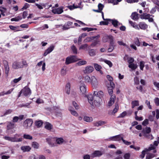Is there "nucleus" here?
Instances as JSON below:
<instances>
[{"mask_svg":"<svg viewBox=\"0 0 159 159\" xmlns=\"http://www.w3.org/2000/svg\"><path fill=\"white\" fill-rule=\"evenodd\" d=\"M87 97L88 102L92 107H99L102 103V99L93 97L91 94H88Z\"/></svg>","mask_w":159,"mask_h":159,"instance_id":"nucleus-1","label":"nucleus"},{"mask_svg":"<svg viewBox=\"0 0 159 159\" xmlns=\"http://www.w3.org/2000/svg\"><path fill=\"white\" fill-rule=\"evenodd\" d=\"M27 64L26 61L25 60H23L21 61H15L12 63V67L14 69H18L20 68H22L24 66H27Z\"/></svg>","mask_w":159,"mask_h":159,"instance_id":"nucleus-2","label":"nucleus"},{"mask_svg":"<svg viewBox=\"0 0 159 159\" xmlns=\"http://www.w3.org/2000/svg\"><path fill=\"white\" fill-rule=\"evenodd\" d=\"M91 84L93 89L98 88L100 86V81L95 76H92Z\"/></svg>","mask_w":159,"mask_h":159,"instance_id":"nucleus-3","label":"nucleus"},{"mask_svg":"<svg viewBox=\"0 0 159 159\" xmlns=\"http://www.w3.org/2000/svg\"><path fill=\"white\" fill-rule=\"evenodd\" d=\"M79 59L74 56H71L67 57L65 63L68 65L71 63L77 61L79 60Z\"/></svg>","mask_w":159,"mask_h":159,"instance_id":"nucleus-4","label":"nucleus"},{"mask_svg":"<svg viewBox=\"0 0 159 159\" xmlns=\"http://www.w3.org/2000/svg\"><path fill=\"white\" fill-rule=\"evenodd\" d=\"M31 90L30 89L28 88L25 87L23 88L19 92L18 97H19L21 94L25 96H27L30 95L31 94Z\"/></svg>","mask_w":159,"mask_h":159,"instance_id":"nucleus-5","label":"nucleus"},{"mask_svg":"<svg viewBox=\"0 0 159 159\" xmlns=\"http://www.w3.org/2000/svg\"><path fill=\"white\" fill-rule=\"evenodd\" d=\"M33 123V121L31 119H27L24 121L23 126L25 129H28L32 126Z\"/></svg>","mask_w":159,"mask_h":159,"instance_id":"nucleus-6","label":"nucleus"},{"mask_svg":"<svg viewBox=\"0 0 159 159\" xmlns=\"http://www.w3.org/2000/svg\"><path fill=\"white\" fill-rule=\"evenodd\" d=\"M46 141L51 147H52L55 146L54 143L55 138L52 137H49L46 139Z\"/></svg>","mask_w":159,"mask_h":159,"instance_id":"nucleus-7","label":"nucleus"},{"mask_svg":"<svg viewBox=\"0 0 159 159\" xmlns=\"http://www.w3.org/2000/svg\"><path fill=\"white\" fill-rule=\"evenodd\" d=\"M93 96L96 98H100L102 99L104 96V92L102 90L93 91Z\"/></svg>","mask_w":159,"mask_h":159,"instance_id":"nucleus-8","label":"nucleus"},{"mask_svg":"<svg viewBox=\"0 0 159 159\" xmlns=\"http://www.w3.org/2000/svg\"><path fill=\"white\" fill-rule=\"evenodd\" d=\"M80 92L82 94H85L87 91V87L83 83H81L79 85Z\"/></svg>","mask_w":159,"mask_h":159,"instance_id":"nucleus-9","label":"nucleus"},{"mask_svg":"<svg viewBox=\"0 0 159 159\" xmlns=\"http://www.w3.org/2000/svg\"><path fill=\"white\" fill-rule=\"evenodd\" d=\"M63 7H60L57 8H53L52 11L54 14H60L63 12Z\"/></svg>","mask_w":159,"mask_h":159,"instance_id":"nucleus-10","label":"nucleus"},{"mask_svg":"<svg viewBox=\"0 0 159 159\" xmlns=\"http://www.w3.org/2000/svg\"><path fill=\"white\" fill-rule=\"evenodd\" d=\"M93 70L94 68L92 66H89L85 67L83 70V72L85 74H89L92 73Z\"/></svg>","mask_w":159,"mask_h":159,"instance_id":"nucleus-11","label":"nucleus"},{"mask_svg":"<svg viewBox=\"0 0 159 159\" xmlns=\"http://www.w3.org/2000/svg\"><path fill=\"white\" fill-rule=\"evenodd\" d=\"M122 139V137L120 135H117L110 137L109 138V140L119 141Z\"/></svg>","mask_w":159,"mask_h":159,"instance_id":"nucleus-12","label":"nucleus"},{"mask_svg":"<svg viewBox=\"0 0 159 159\" xmlns=\"http://www.w3.org/2000/svg\"><path fill=\"white\" fill-rule=\"evenodd\" d=\"M53 110L56 113V115L57 116H60L62 114V111L58 107L54 106L53 108Z\"/></svg>","mask_w":159,"mask_h":159,"instance_id":"nucleus-13","label":"nucleus"},{"mask_svg":"<svg viewBox=\"0 0 159 159\" xmlns=\"http://www.w3.org/2000/svg\"><path fill=\"white\" fill-rule=\"evenodd\" d=\"M93 66L96 70L99 71L101 75L103 74V72L101 70L102 68L101 66L97 63H95L93 64Z\"/></svg>","mask_w":159,"mask_h":159,"instance_id":"nucleus-14","label":"nucleus"},{"mask_svg":"<svg viewBox=\"0 0 159 159\" xmlns=\"http://www.w3.org/2000/svg\"><path fill=\"white\" fill-rule=\"evenodd\" d=\"M41 66H42V69L43 72L44 71L45 69L46 64L44 61H41L40 62H38L37 65V67H40Z\"/></svg>","mask_w":159,"mask_h":159,"instance_id":"nucleus-15","label":"nucleus"},{"mask_svg":"<svg viewBox=\"0 0 159 159\" xmlns=\"http://www.w3.org/2000/svg\"><path fill=\"white\" fill-rule=\"evenodd\" d=\"M21 150L24 152H30L31 149V148L29 146H22L20 147Z\"/></svg>","mask_w":159,"mask_h":159,"instance_id":"nucleus-16","label":"nucleus"},{"mask_svg":"<svg viewBox=\"0 0 159 159\" xmlns=\"http://www.w3.org/2000/svg\"><path fill=\"white\" fill-rule=\"evenodd\" d=\"M24 118V116L23 115H20L18 116H15L13 117L12 120V122L15 123L17 122L19 120H22Z\"/></svg>","mask_w":159,"mask_h":159,"instance_id":"nucleus-17","label":"nucleus"},{"mask_svg":"<svg viewBox=\"0 0 159 159\" xmlns=\"http://www.w3.org/2000/svg\"><path fill=\"white\" fill-rule=\"evenodd\" d=\"M116 96L114 95H111L110 100L108 102V106L109 107L111 106L114 103Z\"/></svg>","mask_w":159,"mask_h":159,"instance_id":"nucleus-18","label":"nucleus"},{"mask_svg":"<svg viewBox=\"0 0 159 159\" xmlns=\"http://www.w3.org/2000/svg\"><path fill=\"white\" fill-rule=\"evenodd\" d=\"M103 154L102 152L99 150H97L94 151L92 154V157H99L102 156Z\"/></svg>","mask_w":159,"mask_h":159,"instance_id":"nucleus-19","label":"nucleus"},{"mask_svg":"<svg viewBox=\"0 0 159 159\" xmlns=\"http://www.w3.org/2000/svg\"><path fill=\"white\" fill-rule=\"evenodd\" d=\"M65 93L67 94H69L70 92V84L69 83H67L65 87Z\"/></svg>","mask_w":159,"mask_h":159,"instance_id":"nucleus-20","label":"nucleus"},{"mask_svg":"<svg viewBox=\"0 0 159 159\" xmlns=\"http://www.w3.org/2000/svg\"><path fill=\"white\" fill-rule=\"evenodd\" d=\"M56 143L59 145L62 144L65 142V141L62 138H56L55 139Z\"/></svg>","mask_w":159,"mask_h":159,"instance_id":"nucleus-21","label":"nucleus"},{"mask_svg":"<svg viewBox=\"0 0 159 159\" xmlns=\"http://www.w3.org/2000/svg\"><path fill=\"white\" fill-rule=\"evenodd\" d=\"M108 20L110 22H111L114 26L115 27H117L118 25H120L121 24L117 20H116L108 19Z\"/></svg>","mask_w":159,"mask_h":159,"instance_id":"nucleus-22","label":"nucleus"},{"mask_svg":"<svg viewBox=\"0 0 159 159\" xmlns=\"http://www.w3.org/2000/svg\"><path fill=\"white\" fill-rule=\"evenodd\" d=\"M139 26L141 29L143 30L146 29L148 27V25L144 22L139 23Z\"/></svg>","mask_w":159,"mask_h":159,"instance_id":"nucleus-23","label":"nucleus"},{"mask_svg":"<svg viewBox=\"0 0 159 159\" xmlns=\"http://www.w3.org/2000/svg\"><path fill=\"white\" fill-rule=\"evenodd\" d=\"M19 135L18 134H16L13 137H12V139L14 140V141H12V142H18L22 141V138H17V137Z\"/></svg>","mask_w":159,"mask_h":159,"instance_id":"nucleus-24","label":"nucleus"},{"mask_svg":"<svg viewBox=\"0 0 159 159\" xmlns=\"http://www.w3.org/2000/svg\"><path fill=\"white\" fill-rule=\"evenodd\" d=\"M44 128L48 130H50L53 128L52 125L50 123L46 122L44 123Z\"/></svg>","mask_w":159,"mask_h":159,"instance_id":"nucleus-25","label":"nucleus"},{"mask_svg":"<svg viewBox=\"0 0 159 159\" xmlns=\"http://www.w3.org/2000/svg\"><path fill=\"white\" fill-rule=\"evenodd\" d=\"M83 120L84 121L86 122L89 123L93 121V119L91 117L84 116L83 118Z\"/></svg>","mask_w":159,"mask_h":159,"instance_id":"nucleus-26","label":"nucleus"},{"mask_svg":"<svg viewBox=\"0 0 159 159\" xmlns=\"http://www.w3.org/2000/svg\"><path fill=\"white\" fill-rule=\"evenodd\" d=\"M31 147L35 149H38L39 148V143L36 142L34 141L31 144Z\"/></svg>","mask_w":159,"mask_h":159,"instance_id":"nucleus-27","label":"nucleus"},{"mask_svg":"<svg viewBox=\"0 0 159 159\" xmlns=\"http://www.w3.org/2000/svg\"><path fill=\"white\" fill-rule=\"evenodd\" d=\"M3 62L4 66L6 73L7 74L9 70L8 62L7 61L5 60L3 61Z\"/></svg>","mask_w":159,"mask_h":159,"instance_id":"nucleus-28","label":"nucleus"},{"mask_svg":"<svg viewBox=\"0 0 159 159\" xmlns=\"http://www.w3.org/2000/svg\"><path fill=\"white\" fill-rule=\"evenodd\" d=\"M106 123V122L105 121L100 120L95 122L94 123V125L95 126L98 127L100 126H102Z\"/></svg>","mask_w":159,"mask_h":159,"instance_id":"nucleus-29","label":"nucleus"},{"mask_svg":"<svg viewBox=\"0 0 159 159\" xmlns=\"http://www.w3.org/2000/svg\"><path fill=\"white\" fill-rule=\"evenodd\" d=\"M151 16V15L149 14L143 13L140 15V18L142 19H148L149 17H150Z\"/></svg>","mask_w":159,"mask_h":159,"instance_id":"nucleus-30","label":"nucleus"},{"mask_svg":"<svg viewBox=\"0 0 159 159\" xmlns=\"http://www.w3.org/2000/svg\"><path fill=\"white\" fill-rule=\"evenodd\" d=\"M100 37V36L99 35H98L96 36L92 37H88L86 38V39L84 40V41L85 42H89L91 40L96 39H98Z\"/></svg>","mask_w":159,"mask_h":159,"instance_id":"nucleus-31","label":"nucleus"},{"mask_svg":"<svg viewBox=\"0 0 159 159\" xmlns=\"http://www.w3.org/2000/svg\"><path fill=\"white\" fill-rule=\"evenodd\" d=\"M150 132V128L149 127H146L145 129L143 130V135L144 137H148L147 134L149 133Z\"/></svg>","mask_w":159,"mask_h":159,"instance_id":"nucleus-32","label":"nucleus"},{"mask_svg":"<svg viewBox=\"0 0 159 159\" xmlns=\"http://www.w3.org/2000/svg\"><path fill=\"white\" fill-rule=\"evenodd\" d=\"M100 61H104L105 63L109 65L110 67H111L112 66V62L110 61L103 59H101L100 60Z\"/></svg>","mask_w":159,"mask_h":159,"instance_id":"nucleus-33","label":"nucleus"},{"mask_svg":"<svg viewBox=\"0 0 159 159\" xmlns=\"http://www.w3.org/2000/svg\"><path fill=\"white\" fill-rule=\"evenodd\" d=\"M43 122L42 120H36L35 122V125L38 128L42 126Z\"/></svg>","mask_w":159,"mask_h":159,"instance_id":"nucleus-34","label":"nucleus"},{"mask_svg":"<svg viewBox=\"0 0 159 159\" xmlns=\"http://www.w3.org/2000/svg\"><path fill=\"white\" fill-rule=\"evenodd\" d=\"M35 5L36 6L37 8L39 10L43 9V8H44L46 7V5L45 4H38L37 3H35Z\"/></svg>","mask_w":159,"mask_h":159,"instance_id":"nucleus-35","label":"nucleus"},{"mask_svg":"<svg viewBox=\"0 0 159 159\" xmlns=\"http://www.w3.org/2000/svg\"><path fill=\"white\" fill-rule=\"evenodd\" d=\"M131 18L134 20H137L138 19V14L137 13H133L131 15Z\"/></svg>","mask_w":159,"mask_h":159,"instance_id":"nucleus-36","label":"nucleus"},{"mask_svg":"<svg viewBox=\"0 0 159 159\" xmlns=\"http://www.w3.org/2000/svg\"><path fill=\"white\" fill-rule=\"evenodd\" d=\"M7 9L2 7H0V11H1V14L3 16H5V13L6 12Z\"/></svg>","mask_w":159,"mask_h":159,"instance_id":"nucleus-37","label":"nucleus"},{"mask_svg":"<svg viewBox=\"0 0 159 159\" xmlns=\"http://www.w3.org/2000/svg\"><path fill=\"white\" fill-rule=\"evenodd\" d=\"M67 73L66 69L65 67H63L60 70V74L61 75L64 76Z\"/></svg>","mask_w":159,"mask_h":159,"instance_id":"nucleus-38","label":"nucleus"},{"mask_svg":"<svg viewBox=\"0 0 159 159\" xmlns=\"http://www.w3.org/2000/svg\"><path fill=\"white\" fill-rule=\"evenodd\" d=\"M69 110L70 111L71 114L75 116V117H78L79 116V114L76 111L71 110L70 108H69Z\"/></svg>","mask_w":159,"mask_h":159,"instance_id":"nucleus-39","label":"nucleus"},{"mask_svg":"<svg viewBox=\"0 0 159 159\" xmlns=\"http://www.w3.org/2000/svg\"><path fill=\"white\" fill-rule=\"evenodd\" d=\"M129 67L131 68L132 70H135L137 67L136 64H134V63H132L129 64Z\"/></svg>","mask_w":159,"mask_h":159,"instance_id":"nucleus-40","label":"nucleus"},{"mask_svg":"<svg viewBox=\"0 0 159 159\" xmlns=\"http://www.w3.org/2000/svg\"><path fill=\"white\" fill-rule=\"evenodd\" d=\"M87 64V62L86 61L82 60L79 61L76 63V65L78 66H81L85 65Z\"/></svg>","mask_w":159,"mask_h":159,"instance_id":"nucleus-41","label":"nucleus"},{"mask_svg":"<svg viewBox=\"0 0 159 159\" xmlns=\"http://www.w3.org/2000/svg\"><path fill=\"white\" fill-rule=\"evenodd\" d=\"M9 27L11 30L15 31H17L20 30H18L19 28L18 26H15L12 25H9Z\"/></svg>","mask_w":159,"mask_h":159,"instance_id":"nucleus-42","label":"nucleus"},{"mask_svg":"<svg viewBox=\"0 0 159 159\" xmlns=\"http://www.w3.org/2000/svg\"><path fill=\"white\" fill-rule=\"evenodd\" d=\"M23 138L26 139L32 140L33 139L32 137L28 134H24L23 135Z\"/></svg>","mask_w":159,"mask_h":159,"instance_id":"nucleus-43","label":"nucleus"},{"mask_svg":"<svg viewBox=\"0 0 159 159\" xmlns=\"http://www.w3.org/2000/svg\"><path fill=\"white\" fill-rule=\"evenodd\" d=\"M22 79L21 77H20L18 78L15 79L13 80H12L11 82V84H12L13 83H16L20 81Z\"/></svg>","mask_w":159,"mask_h":159,"instance_id":"nucleus-44","label":"nucleus"},{"mask_svg":"<svg viewBox=\"0 0 159 159\" xmlns=\"http://www.w3.org/2000/svg\"><path fill=\"white\" fill-rule=\"evenodd\" d=\"M14 128V124L11 122L9 123L7 125V129L8 130L13 129Z\"/></svg>","mask_w":159,"mask_h":159,"instance_id":"nucleus-45","label":"nucleus"},{"mask_svg":"<svg viewBox=\"0 0 159 159\" xmlns=\"http://www.w3.org/2000/svg\"><path fill=\"white\" fill-rule=\"evenodd\" d=\"M22 19L21 17L20 16H18L17 17H16L14 18H12L11 19V21H18L19 20H21Z\"/></svg>","mask_w":159,"mask_h":159,"instance_id":"nucleus-46","label":"nucleus"},{"mask_svg":"<svg viewBox=\"0 0 159 159\" xmlns=\"http://www.w3.org/2000/svg\"><path fill=\"white\" fill-rule=\"evenodd\" d=\"M109 19H106V20H105V21H102L100 22V25H107L109 21L108 20Z\"/></svg>","mask_w":159,"mask_h":159,"instance_id":"nucleus-47","label":"nucleus"},{"mask_svg":"<svg viewBox=\"0 0 159 159\" xmlns=\"http://www.w3.org/2000/svg\"><path fill=\"white\" fill-rule=\"evenodd\" d=\"M84 80L86 82L91 83V77L90 78L88 75H86L84 78Z\"/></svg>","mask_w":159,"mask_h":159,"instance_id":"nucleus-48","label":"nucleus"},{"mask_svg":"<svg viewBox=\"0 0 159 159\" xmlns=\"http://www.w3.org/2000/svg\"><path fill=\"white\" fill-rule=\"evenodd\" d=\"M132 107L134 108V107L136 106H138L139 105V102L138 101H133L132 102Z\"/></svg>","mask_w":159,"mask_h":159,"instance_id":"nucleus-49","label":"nucleus"},{"mask_svg":"<svg viewBox=\"0 0 159 159\" xmlns=\"http://www.w3.org/2000/svg\"><path fill=\"white\" fill-rule=\"evenodd\" d=\"M82 30L84 31L87 30L88 32H89L93 30H95L96 29L92 28L85 27L82 28Z\"/></svg>","mask_w":159,"mask_h":159,"instance_id":"nucleus-50","label":"nucleus"},{"mask_svg":"<svg viewBox=\"0 0 159 159\" xmlns=\"http://www.w3.org/2000/svg\"><path fill=\"white\" fill-rule=\"evenodd\" d=\"M36 102L38 104H43L44 103V101L43 99L39 98L36 100Z\"/></svg>","mask_w":159,"mask_h":159,"instance_id":"nucleus-51","label":"nucleus"},{"mask_svg":"<svg viewBox=\"0 0 159 159\" xmlns=\"http://www.w3.org/2000/svg\"><path fill=\"white\" fill-rule=\"evenodd\" d=\"M119 109V105L118 104H116L115 105V107L114 108L112 112L113 114L116 113L118 111Z\"/></svg>","mask_w":159,"mask_h":159,"instance_id":"nucleus-52","label":"nucleus"},{"mask_svg":"<svg viewBox=\"0 0 159 159\" xmlns=\"http://www.w3.org/2000/svg\"><path fill=\"white\" fill-rule=\"evenodd\" d=\"M88 53L91 56H93L95 55L96 53L95 50H89Z\"/></svg>","mask_w":159,"mask_h":159,"instance_id":"nucleus-53","label":"nucleus"},{"mask_svg":"<svg viewBox=\"0 0 159 159\" xmlns=\"http://www.w3.org/2000/svg\"><path fill=\"white\" fill-rule=\"evenodd\" d=\"M154 154L151 153H148L146 155V159H150L153 158L154 157Z\"/></svg>","mask_w":159,"mask_h":159,"instance_id":"nucleus-54","label":"nucleus"},{"mask_svg":"<svg viewBox=\"0 0 159 159\" xmlns=\"http://www.w3.org/2000/svg\"><path fill=\"white\" fill-rule=\"evenodd\" d=\"M12 112V111L11 109L7 110L5 111L3 116H5L9 115Z\"/></svg>","mask_w":159,"mask_h":159,"instance_id":"nucleus-55","label":"nucleus"},{"mask_svg":"<svg viewBox=\"0 0 159 159\" xmlns=\"http://www.w3.org/2000/svg\"><path fill=\"white\" fill-rule=\"evenodd\" d=\"M72 105L76 110H78L79 108V106L76 102L73 101L72 102Z\"/></svg>","mask_w":159,"mask_h":159,"instance_id":"nucleus-56","label":"nucleus"},{"mask_svg":"<svg viewBox=\"0 0 159 159\" xmlns=\"http://www.w3.org/2000/svg\"><path fill=\"white\" fill-rule=\"evenodd\" d=\"M156 148L154 145H151L150 147L147 149H146L147 151L155 149Z\"/></svg>","mask_w":159,"mask_h":159,"instance_id":"nucleus-57","label":"nucleus"},{"mask_svg":"<svg viewBox=\"0 0 159 159\" xmlns=\"http://www.w3.org/2000/svg\"><path fill=\"white\" fill-rule=\"evenodd\" d=\"M123 143L125 145H130L131 144V143L130 142H129L127 140H125L123 139L122 138V140Z\"/></svg>","mask_w":159,"mask_h":159,"instance_id":"nucleus-58","label":"nucleus"},{"mask_svg":"<svg viewBox=\"0 0 159 159\" xmlns=\"http://www.w3.org/2000/svg\"><path fill=\"white\" fill-rule=\"evenodd\" d=\"M134 43L137 46H140V42L139 39L138 38H136L135 39Z\"/></svg>","mask_w":159,"mask_h":159,"instance_id":"nucleus-59","label":"nucleus"},{"mask_svg":"<svg viewBox=\"0 0 159 159\" xmlns=\"http://www.w3.org/2000/svg\"><path fill=\"white\" fill-rule=\"evenodd\" d=\"M144 66V63L143 61H141L140 62V68L141 70H143V68Z\"/></svg>","mask_w":159,"mask_h":159,"instance_id":"nucleus-60","label":"nucleus"},{"mask_svg":"<svg viewBox=\"0 0 159 159\" xmlns=\"http://www.w3.org/2000/svg\"><path fill=\"white\" fill-rule=\"evenodd\" d=\"M98 8L100 11H102V10L104 7V5L101 3H99L98 5Z\"/></svg>","mask_w":159,"mask_h":159,"instance_id":"nucleus-61","label":"nucleus"},{"mask_svg":"<svg viewBox=\"0 0 159 159\" xmlns=\"http://www.w3.org/2000/svg\"><path fill=\"white\" fill-rule=\"evenodd\" d=\"M153 84L157 88V89L159 90V82H154L153 83Z\"/></svg>","mask_w":159,"mask_h":159,"instance_id":"nucleus-62","label":"nucleus"},{"mask_svg":"<svg viewBox=\"0 0 159 159\" xmlns=\"http://www.w3.org/2000/svg\"><path fill=\"white\" fill-rule=\"evenodd\" d=\"M154 102L156 105L159 106V98H156L154 99Z\"/></svg>","mask_w":159,"mask_h":159,"instance_id":"nucleus-63","label":"nucleus"},{"mask_svg":"<svg viewBox=\"0 0 159 159\" xmlns=\"http://www.w3.org/2000/svg\"><path fill=\"white\" fill-rule=\"evenodd\" d=\"M83 159H90V156L89 154H85L83 156Z\"/></svg>","mask_w":159,"mask_h":159,"instance_id":"nucleus-64","label":"nucleus"}]
</instances>
